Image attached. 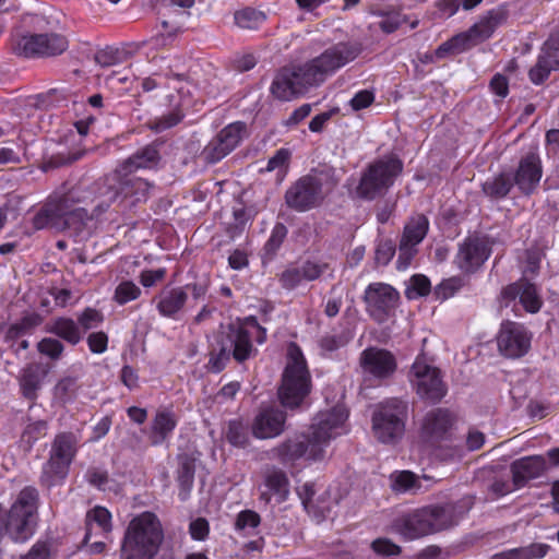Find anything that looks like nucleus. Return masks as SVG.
Segmentation results:
<instances>
[{"label": "nucleus", "mask_w": 559, "mask_h": 559, "mask_svg": "<svg viewBox=\"0 0 559 559\" xmlns=\"http://www.w3.org/2000/svg\"><path fill=\"white\" fill-rule=\"evenodd\" d=\"M358 53L357 46L338 43L307 63L284 67L275 75L271 93L275 98L285 102L299 97L309 88L321 84L328 75L353 61Z\"/></svg>", "instance_id": "nucleus-1"}, {"label": "nucleus", "mask_w": 559, "mask_h": 559, "mask_svg": "<svg viewBox=\"0 0 559 559\" xmlns=\"http://www.w3.org/2000/svg\"><path fill=\"white\" fill-rule=\"evenodd\" d=\"M347 418L348 412L343 404L320 411L312 420L309 438L296 436L278 445L276 451L280 460L284 464L299 459L308 462L323 461L331 440L348 431Z\"/></svg>", "instance_id": "nucleus-2"}, {"label": "nucleus", "mask_w": 559, "mask_h": 559, "mask_svg": "<svg viewBox=\"0 0 559 559\" xmlns=\"http://www.w3.org/2000/svg\"><path fill=\"white\" fill-rule=\"evenodd\" d=\"M164 538L162 524L152 512L134 516L121 545V559H154Z\"/></svg>", "instance_id": "nucleus-3"}, {"label": "nucleus", "mask_w": 559, "mask_h": 559, "mask_svg": "<svg viewBox=\"0 0 559 559\" xmlns=\"http://www.w3.org/2000/svg\"><path fill=\"white\" fill-rule=\"evenodd\" d=\"M312 389L311 374L300 348L290 343L287 346L286 364L278 388L281 404L287 409L301 407Z\"/></svg>", "instance_id": "nucleus-4"}, {"label": "nucleus", "mask_w": 559, "mask_h": 559, "mask_svg": "<svg viewBox=\"0 0 559 559\" xmlns=\"http://www.w3.org/2000/svg\"><path fill=\"white\" fill-rule=\"evenodd\" d=\"M37 509L38 492L33 487L22 489L8 512L0 507V540L4 535L14 542H25L32 537Z\"/></svg>", "instance_id": "nucleus-5"}, {"label": "nucleus", "mask_w": 559, "mask_h": 559, "mask_svg": "<svg viewBox=\"0 0 559 559\" xmlns=\"http://www.w3.org/2000/svg\"><path fill=\"white\" fill-rule=\"evenodd\" d=\"M252 338L260 344L265 341V329L260 326L254 318L233 323L227 334L229 344L223 345L218 356L210 360L212 369L216 372L221 371L230 354L237 361L248 359L253 353Z\"/></svg>", "instance_id": "nucleus-6"}, {"label": "nucleus", "mask_w": 559, "mask_h": 559, "mask_svg": "<svg viewBox=\"0 0 559 559\" xmlns=\"http://www.w3.org/2000/svg\"><path fill=\"white\" fill-rule=\"evenodd\" d=\"M79 190H72L61 197L55 204L49 203L34 217V226L41 229L48 226L60 227L61 225L79 230L85 221L88 219L87 210L80 206L85 198H81Z\"/></svg>", "instance_id": "nucleus-7"}, {"label": "nucleus", "mask_w": 559, "mask_h": 559, "mask_svg": "<svg viewBox=\"0 0 559 559\" xmlns=\"http://www.w3.org/2000/svg\"><path fill=\"white\" fill-rule=\"evenodd\" d=\"M407 403L399 399H390L378 404L372 414L373 436L383 443L399 440L405 430Z\"/></svg>", "instance_id": "nucleus-8"}, {"label": "nucleus", "mask_w": 559, "mask_h": 559, "mask_svg": "<svg viewBox=\"0 0 559 559\" xmlns=\"http://www.w3.org/2000/svg\"><path fill=\"white\" fill-rule=\"evenodd\" d=\"M402 167V162L394 156H385L373 162L361 175L356 188L357 195L369 200L374 199L393 185Z\"/></svg>", "instance_id": "nucleus-9"}, {"label": "nucleus", "mask_w": 559, "mask_h": 559, "mask_svg": "<svg viewBox=\"0 0 559 559\" xmlns=\"http://www.w3.org/2000/svg\"><path fill=\"white\" fill-rule=\"evenodd\" d=\"M78 439L73 433H60L56 437L50 457L44 466L43 481L52 486L66 478L69 466L76 453Z\"/></svg>", "instance_id": "nucleus-10"}, {"label": "nucleus", "mask_w": 559, "mask_h": 559, "mask_svg": "<svg viewBox=\"0 0 559 559\" xmlns=\"http://www.w3.org/2000/svg\"><path fill=\"white\" fill-rule=\"evenodd\" d=\"M409 382L416 393L424 400L438 401L445 394V386L440 371L425 357H417L412 365Z\"/></svg>", "instance_id": "nucleus-11"}, {"label": "nucleus", "mask_w": 559, "mask_h": 559, "mask_svg": "<svg viewBox=\"0 0 559 559\" xmlns=\"http://www.w3.org/2000/svg\"><path fill=\"white\" fill-rule=\"evenodd\" d=\"M359 364L364 379L372 383H381L388 380L397 368L395 356L391 352L379 347L364 349L360 354Z\"/></svg>", "instance_id": "nucleus-12"}, {"label": "nucleus", "mask_w": 559, "mask_h": 559, "mask_svg": "<svg viewBox=\"0 0 559 559\" xmlns=\"http://www.w3.org/2000/svg\"><path fill=\"white\" fill-rule=\"evenodd\" d=\"M400 295L391 285L372 283L365 290L368 313L378 322L385 321L399 304Z\"/></svg>", "instance_id": "nucleus-13"}, {"label": "nucleus", "mask_w": 559, "mask_h": 559, "mask_svg": "<svg viewBox=\"0 0 559 559\" xmlns=\"http://www.w3.org/2000/svg\"><path fill=\"white\" fill-rule=\"evenodd\" d=\"M429 228V222L426 216L418 214L406 223L400 243V253L397 259V269L408 267L416 253V246L426 237Z\"/></svg>", "instance_id": "nucleus-14"}, {"label": "nucleus", "mask_w": 559, "mask_h": 559, "mask_svg": "<svg viewBox=\"0 0 559 559\" xmlns=\"http://www.w3.org/2000/svg\"><path fill=\"white\" fill-rule=\"evenodd\" d=\"M531 340L528 331L515 322L503 323L497 336L500 353L510 358L525 355L531 347Z\"/></svg>", "instance_id": "nucleus-15"}, {"label": "nucleus", "mask_w": 559, "mask_h": 559, "mask_svg": "<svg viewBox=\"0 0 559 559\" xmlns=\"http://www.w3.org/2000/svg\"><path fill=\"white\" fill-rule=\"evenodd\" d=\"M490 252V247L486 240L478 237H468L459 246L454 264L461 272L471 274L485 263Z\"/></svg>", "instance_id": "nucleus-16"}, {"label": "nucleus", "mask_w": 559, "mask_h": 559, "mask_svg": "<svg viewBox=\"0 0 559 559\" xmlns=\"http://www.w3.org/2000/svg\"><path fill=\"white\" fill-rule=\"evenodd\" d=\"M323 198L321 182L316 177H304L286 192V202L290 207L306 211L318 205Z\"/></svg>", "instance_id": "nucleus-17"}, {"label": "nucleus", "mask_w": 559, "mask_h": 559, "mask_svg": "<svg viewBox=\"0 0 559 559\" xmlns=\"http://www.w3.org/2000/svg\"><path fill=\"white\" fill-rule=\"evenodd\" d=\"M453 416L445 409L429 412L421 424L420 438L424 443L436 444L451 437Z\"/></svg>", "instance_id": "nucleus-18"}, {"label": "nucleus", "mask_w": 559, "mask_h": 559, "mask_svg": "<svg viewBox=\"0 0 559 559\" xmlns=\"http://www.w3.org/2000/svg\"><path fill=\"white\" fill-rule=\"evenodd\" d=\"M120 168L111 177V186L115 189L112 200H129L131 204L145 200L150 190V183L139 177L129 176Z\"/></svg>", "instance_id": "nucleus-19"}, {"label": "nucleus", "mask_w": 559, "mask_h": 559, "mask_svg": "<svg viewBox=\"0 0 559 559\" xmlns=\"http://www.w3.org/2000/svg\"><path fill=\"white\" fill-rule=\"evenodd\" d=\"M246 126L234 122L225 127L205 147L204 152L211 162H217L229 154L242 140Z\"/></svg>", "instance_id": "nucleus-20"}, {"label": "nucleus", "mask_w": 559, "mask_h": 559, "mask_svg": "<svg viewBox=\"0 0 559 559\" xmlns=\"http://www.w3.org/2000/svg\"><path fill=\"white\" fill-rule=\"evenodd\" d=\"M543 176L540 158L536 152H530L519 163L514 175H511L514 186L524 194H531L537 188Z\"/></svg>", "instance_id": "nucleus-21"}, {"label": "nucleus", "mask_w": 559, "mask_h": 559, "mask_svg": "<svg viewBox=\"0 0 559 559\" xmlns=\"http://www.w3.org/2000/svg\"><path fill=\"white\" fill-rule=\"evenodd\" d=\"M53 40V48L47 49V46L44 45L47 43L45 36L24 35L16 40L14 50L17 55L24 57H35L59 55L68 48V40L66 38H55Z\"/></svg>", "instance_id": "nucleus-22"}, {"label": "nucleus", "mask_w": 559, "mask_h": 559, "mask_svg": "<svg viewBox=\"0 0 559 559\" xmlns=\"http://www.w3.org/2000/svg\"><path fill=\"white\" fill-rule=\"evenodd\" d=\"M286 415L275 407H266L255 416L252 433L258 439H270L280 436L285 427Z\"/></svg>", "instance_id": "nucleus-23"}, {"label": "nucleus", "mask_w": 559, "mask_h": 559, "mask_svg": "<svg viewBox=\"0 0 559 559\" xmlns=\"http://www.w3.org/2000/svg\"><path fill=\"white\" fill-rule=\"evenodd\" d=\"M559 70V36H552L545 44L536 64L530 70L534 84L543 83L551 71Z\"/></svg>", "instance_id": "nucleus-24"}, {"label": "nucleus", "mask_w": 559, "mask_h": 559, "mask_svg": "<svg viewBox=\"0 0 559 559\" xmlns=\"http://www.w3.org/2000/svg\"><path fill=\"white\" fill-rule=\"evenodd\" d=\"M428 516L426 508L406 513L395 522V530L403 538L408 540L431 534V526L427 521Z\"/></svg>", "instance_id": "nucleus-25"}, {"label": "nucleus", "mask_w": 559, "mask_h": 559, "mask_svg": "<svg viewBox=\"0 0 559 559\" xmlns=\"http://www.w3.org/2000/svg\"><path fill=\"white\" fill-rule=\"evenodd\" d=\"M491 35V28L487 23L477 24L467 33L459 34L450 40L442 44L436 51L438 57H444L447 53H459L469 48L476 39L488 38Z\"/></svg>", "instance_id": "nucleus-26"}, {"label": "nucleus", "mask_w": 559, "mask_h": 559, "mask_svg": "<svg viewBox=\"0 0 559 559\" xmlns=\"http://www.w3.org/2000/svg\"><path fill=\"white\" fill-rule=\"evenodd\" d=\"M502 297L510 300L519 298L523 308L531 313L539 311L543 305V300L537 293L536 287L525 280H520L519 282L506 287L502 290Z\"/></svg>", "instance_id": "nucleus-27"}, {"label": "nucleus", "mask_w": 559, "mask_h": 559, "mask_svg": "<svg viewBox=\"0 0 559 559\" xmlns=\"http://www.w3.org/2000/svg\"><path fill=\"white\" fill-rule=\"evenodd\" d=\"M288 493L289 483L286 475L278 469L269 471L260 486V498L266 503H281L287 499Z\"/></svg>", "instance_id": "nucleus-28"}, {"label": "nucleus", "mask_w": 559, "mask_h": 559, "mask_svg": "<svg viewBox=\"0 0 559 559\" xmlns=\"http://www.w3.org/2000/svg\"><path fill=\"white\" fill-rule=\"evenodd\" d=\"M545 471L546 462L540 455L522 457L511 465V473L515 477V483L522 487L530 479L539 477Z\"/></svg>", "instance_id": "nucleus-29"}, {"label": "nucleus", "mask_w": 559, "mask_h": 559, "mask_svg": "<svg viewBox=\"0 0 559 559\" xmlns=\"http://www.w3.org/2000/svg\"><path fill=\"white\" fill-rule=\"evenodd\" d=\"M428 524L431 526V533L439 532L441 530L449 528L457 524L463 512L457 511V508L453 504H447L443 507H426Z\"/></svg>", "instance_id": "nucleus-30"}, {"label": "nucleus", "mask_w": 559, "mask_h": 559, "mask_svg": "<svg viewBox=\"0 0 559 559\" xmlns=\"http://www.w3.org/2000/svg\"><path fill=\"white\" fill-rule=\"evenodd\" d=\"M177 426V418L173 411L160 409L156 413L150 430V440L152 444L163 443L173 433Z\"/></svg>", "instance_id": "nucleus-31"}, {"label": "nucleus", "mask_w": 559, "mask_h": 559, "mask_svg": "<svg viewBox=\"0 0 559 559\" xmlns=\"http://www.w3.org/2000/svg\"><path fill=\"white\" fill-rule=\"evenodd\" d=\"M112 530L111 514L104 507H95L86 514V534L84 542L91 539L93 535H107Z\"/></svg>", "instance_id": "nucleus-32"}, {"label": "nucleus", "mask_w": 559, "mask_h": 559, "mask_svg": "<svg viewBox=\"0 0 559 559\" xmlns=\"http://www.w3.org/2000/svg\"><path fill=\"white\" fill-rule=\"evenodd\" d=\"M188 295L182 288L164 289L157 297V310L163 317L175 318L187 302Z\"/></svg>", "instance_id": "nucleus-33"}, {"label": "nucleus", "mask_w": 559, "mask_h": 559, "mask_svg": "<svg viewBox=\"0 0 559 559\" xmlns=\"http://www.w3.org/2000/svg\"><path fill=\"white\" fill-rule=\"evenodd\" d=\"M46 331L56 334L72 345L78 344L82 338L79 325L70 318L60 317L52 320L47 324Z\"/></svg>", "instance_id": "nucleus-34"}, {"label": "nucleus", "mask_w": 559, "mask_h": 559, "mask_svg": "<svg viewBox=\"0 0 559 559\" xmlns=\"http://www.w3.org/2000/svg\"><path fill=\"white\" fill-rule=\"evenodd\" d=\"M316 485L312 483H305L300 487L297 488V493L302 501L304 507L308 512H319L324 516L325 513H329L332 510L333 504L337 503V499L333 498L325 502L322 498L314 503V493H316Z\"/></svg>", "instance_id": "nucleus-35"}, {"label": "nucleus", "mask_w": 559, "mask_h": 559, "mask_svg": "<svg viewBox=\"0 0 559 559\" xmlns=\"http://www.w3.org/2000/svg\"><path fill=\"white\" fill-rule=\"evenodd\" d=\"M44 379L45 373L40 372L36 367L27 366L24 368L19 380L22 394L26 399L35 400Z\"/></svg>", "instance_id": "nucleus-36"}, {"label": "nucleus", "mask_w": 559, "mask_h": 559, "mask_svg": "<svg viewBox=\"0 0 559 559\" xmlns=\"http://www.w3.org/2000/svg\"><path fill=\"white\" fill-rule=\"evenodd\" d=\"M158 160L159 155L156 148L146 146L124 162L121 168L126 173H132L138 169L153 168L158 164Z\"/></svg>", "instance_id": "nucleus-37"}, {"label": "nucleus", "mask_w": 559, "mask_h": 559, "mask_svg": "<svg viewBox=\"0 0 559 559\" xmlns=\"http://www.w3.org/2000/svg\"><path fill=\"white\" fill-rule=\"evenodd\" d=\"M514 186L511 175L500 174L483 185L484 192L496 199L504 198Z\"/></svg>", "instance_id": "nucleus-38"}, {"label": "nucleus", "mask_w": 559, "mask_h": 559, "mask_svg": "<svg viewBox=\"0 0 559 559\" xmlns=\"http://www.w3.org/2000/svg\"><path fill=\"white\" fill-rule=\"evenodd\" d=\"M266 20L264 12L247 8L235 13V22L241 28L257 29Z\"/></svg>", "instance_id": "nucleus-39"}, {"label": "nucleus", "mask_w": 559, "mask_h": 559, "mask_svg": "<svg viewBox=\"0 0 559 559\" xmlns=\"http://www.w3.org/2000/svg\"><path fill=\"white\" fill-rule=\"evenodd\" d=\"M41 319L38 314H28L22 318L19 322L11 324L5 334L8 341L19 338L28 334L34 328L39 325Z\"/></svg>", "instance_id": "nucleus-40"}, {"label": "nucleus", "mask_w": 559, "mask_h": 559, "mask_svg": "<svg viewBox=\"0 0 559 559\" xmlns=\"http://www.w3.org/2000/svg\"><path fill=\"white\" fill-rule=\"evenodd\" d=\"M390 479L391 487L396 492L414 491L419 487L417 476L409 471L394 472Z\"/></svg>", "instance_id": "nucleus-41"}, {"label": "nucleus", "mask_w": 559, "mask_h": 559, "mask_svg": "<svg viewBox=\"0 0 559 559\" xmlns=\"http://www.w3.org/2000/svg\"><path fill=\"white\" fill-rule=\"evenodd\" d=\"M260 524V515L252 510L241 511L236 519L235 530L243 536L252 535Z\"/></svg>", "instance_id": "nucleus-42"}, {"label": "nucleus", "mask_w": 559, "mask_h": 559, "mask_svg": "<svg viewBox=\"0 0 559 559\" xmlns=\"http://www.w3.org/2000/svg\"><path fill=\"white\" fill-rule=\"evenodd\" d=\"M76 391V379L73 377H64L55 385L53 396L56 400L64 404L74 399Z\"/></svg>", "instance_id": "nucleus-43"}, {"label": "nucleus", "mask_w": 559, "mask_h": 559, "mask_svg": "<svg viewBox=\"0 0 559 559\" xmlns=\"http://www.w3.org/2000/svg\"><path fill=\"white\" fill-rule=\"evenodd\" d=\"M140 287L131 281H122L115 289L114 299L119 305H126L140 297Z\"/></svg>", "instance_id": "nucleus-44"}, {"label": "nucleus", "mask_w": 559, "mask_h": 559, "mask_svg": "<svg viewBox=\"0 0 559 559\" xmlns=\"http://www.w3.org/2000/svg\"><path fill=\"white\" fill-rule=\"evenodd\" d=\"M464 285V281L459 276H453L441 282L435 288V296L439 300H447L453 297Z\"/></svg>", "instance_id": "nucleus-45"}, {"label": "nucleus", "mask_w": 559, "mask_h": 559, "mask_svg": "<svg viewBox=\"0 0 559 559\" xmlns=\"http://www.w3.org/2000/svg\"><path fill=\"white\" fill-rule=\"evenodd\" d=\"M430 288L431 284L428 277L421 274H417L412 276L409 280V284L406 289V296L408 299H416L418 297L428 295Z\"/></svg>", "instance_id": "nucleus-46"}, {"label": "nucleus", "mask_w": 559, "mask_h": 559, "mask_svg": "<svg viewBox=\"0 0 559 559\" xmlns=\"http://www.w3.org/2000/svg\"><path fill=\"white\" fill-rule=\"evenodd\" d=\"M290 153L288 150H278L267 162L266 171H276L277 177L282 179L286 173Z\"/></svg>", "instance_id": "nucleus-47"}, {"label": "nucleus", "mask_w": 559, "mask_h": 559, "mask_svg": "<svg viewBox=\"0 0 559 559\" xmlns=\"http://www.w3.org/2000/svg\"><path fill=\"white\" fill-rule=\"evenodd\" d=\"M37 349L50 359H59L63 352V345L56 338L45 337L37 344Z\"/></svg>", "instance_id": "nucleus-48"}, {"label": "nucleus", "mask_w": 559, "mask_h": 559, "mask_svg": "<svg viewBox=\"0 0 559 559\" xmlns=\"http://www.w3.org/2000/svg\"><path fill=\"white\" fill-rule=\"evenodd\" d=\"M80 325L84 331L97 328L104 320L103 314L95 309H85L78 318Z\"/></svg>", "instance_id": "nucleus-49"}, {"label": "nucleus", "mask_w": 559, "mask_h": 559, "mask_svg": "<svg viewBox=\"0 0 559 559\" xmlns=\"http://www.w3.org/2000/svg\"><path fill=\"white\" fill-rule=\"evenodd\" d=\"M287 234V229L283 224L274 226L269 240L265 243V251L269 254H273L283 243Z\"/></svg>", "instance_id": "nucleus-50"}, {"label": "nucleus", "mask_w": 559, "mask_h": 559, "mask_svg": "<svg viewBox=\"0 0 559 559\" xmlns=\"http://www.w3.org/2000/svg\"><path fill=\"white\" fill-rule=\"evenodd\" d=\"M227 440L236 447H245L247 435L243 426L238 421H230L227 430Z\"/></svg>", "instance_id": "nucleus-51"}, {"label": "nucleus", "mask_w": 559, "mask_h": 559, "mask_svg": "<svg viewBox=\"0 0 559 559\" xmlns=\"http://www.w3.org/2000/svg\"><path fill=\"white\" fill-rule=\"evenodd\" d=\"M395 253V246L391 240H382L376 249V261L378 264L386 265Z\"/></svg>", "instance_id": "nucleus-52"}, {"label": "nucleus", "mask_w": 559, "mask_h": 559, "mask_svg": "<svg viewBox=\"0 0 559 559\" xmlns=\"http://www.w3.org/2000/svg\"><path fill=\"white\" fill-rule=\"evenodd\" d=\"M520 488H522V486L515 483V477L513 476L512 479H510L509 477L498 478L491 485V490L497 496H506Z\"/></svg>", "instance_id": "nucleus-53"}, {"label": "nucleus", "mask_w": 559, "mask_h": 559, "mask_svg": "<svg viewBox=\"0 0 559 559\" xmlns=\"http://www.w3.org/2000/svg\"><path fill=\"white\" fill-rule=\"evenodd\" d=\"M47 430V424L44 420H37L34 423H31L26 426L23 439L26 440L28 443H32L36 441L37 439L44 437L46 435Z\"/></svg>", "instance_id": "nucleus-54"}, {"label": "nucleus", "mask_w": 559, "mask_h": 559, "mask_svg": "<svg viewBox=\"0 0 559 559\" xmlns=\"http://www.w3.org/2000/svg\"><path fill=\"white\" fill-rule=\"evenodd\" d=\"M520 550L522 559H542L547 555L549 546L547 544L536 543L526 547H520Z\"/></svg>", "instance_id": "nucleus-55"}, {"label": "nucleus", "mask_w": 559, "mask_h": 559, "mask_svg": "<svg viewBox=\"0 0 559 559\" xmlns=\"http://www.w3.org/2000/svg\"><path fill=\"white\" fill-rule=\"evenodd\" d=\"M299 266L301 269V276H304L306 282L319 278L325 269L324 264L314 261H306Z\"/></svg>", "instance_id": "nucleus-56"}, {"label": "nucleus", "mask_w": 559, "mask_h": 559, "mask_svg": "<svg viewBox=\"0 0 559 559\" xmlns=\"http://www.w3.org/2000/svg\"><path fill=\"white\" fill-rule=\"evenodd\" d=\"M233 215L234 223L229 228V234L231 237H236L245 229L249 221V215L243 207L235 209Z\"/></svg>", "instance_id": "nucleus-57"}, {"label": "nucleus", "mask_w": 559, "mask_h": 559, "mask_svg": "<svg viewBox=\"0 0 559 559\" xmlns=\"http://www.w3.org/2000/svg\"><path fill=\"white\" fill-rule=\"evenodd\" d=\"M282 284L286 288H295L300 285L302 282H306L304 276H301L300 266L289 269L282 274Z\"/></svg>", "instance_id": "nucleus-58"}, {"label": "nucleus", "mask_w": 559, "mask_h": 559, "mask_svg": "<svg viewBox=\"0 0 559 559\" xmlns=\"http://www.w3.org/2000/svg\"><path fill=\"white\" fill-rule=\"evenodd\" d=\"M91 352L102 354L107 349L108 337L104 332H95L87 337Z\"/></svg>", "instance_id": "nucleus-59"}, {"label": "nucleus", "mask_w": 559, "mask_h": 559, "mask_svg": "<svg viewBox=\"0 0 559 559\" xmlns=\"http://www.w3.org/2000/svg\"><path fill=\"white\" fill-rule=\"evenodd\" d=\"M373 99V93L364 90L355 94V96L349 100V105L353 108V110H360L370 106Z\"/></svg>", "instance_id": "nucleus-60"}, {"label": "nucleus", "mask_w": 559, "mask_h": 559, "mask_svg": "<svg viewBox=\"0 0 559 559\" xmlns=\"http://www.w3.org/2000/svg\"><path fill=\"white\" fill-rule=\"evenodd\" d=\"M166 275L165 269L145 270L141 272L140 283L144 287H152L160 282Z\"/></svg>", "instance_id": "nucleus-61"}, {"label": "nucleus", "mask_w": 559, "mask_h": 559, "mask_svg": "<svg viewBox=\"0 0 559 559\" xmlns=\"http://www.w3.org/2000/svg\"><path fill=\"white\" fill-rule=\"evenodd\" d=\"M372 549L381 555L393 556L400 552V547L389 539L379 538L372 543Z\"/></svg>", "instance_id": "nucleus-62"}, {"label": "nucleus", "mask_w": 559, "mask_h": 559, "mask_svg": "<svg viewBox=\"0 0 559 559\" xmlns=\"http://www.w3.org/2000/svg\"><path fill=\"white\" fill-rule=\"evenodd\" d=\"M190 534L193 539L203 540L209 534V523L204 519H197L190 524Z\"/></svg>", "instance_id": "nucleus-63"}, {"label": "nucleus", "mask_w": 559, "mask_h": 559, "mask_svg": "<svg viewBox=\"0 0 559 559\" xmlns=\"http://www.w3.org/2000/svg\"><path fill=\"white\" fill-rule=\"evenodd\" d=\"M50 552L46 543H36L21 559H49Z\"/></svg>", "instance_id": "nucleus-64"}]
</instances>
